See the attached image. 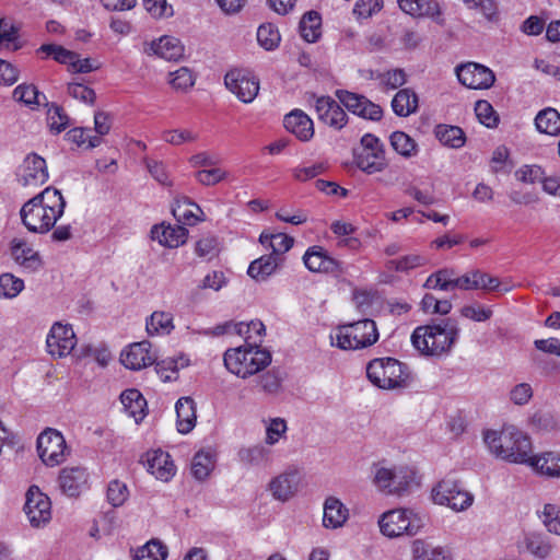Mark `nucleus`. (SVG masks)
Returning a JSON list of instances; mask_svg holds the SVG:
<instances>
[{
    "mask_svg": "<svg viewBox=\"0 0 560 560\" xmlns=\"http://www.w3.org/2000/svg\"><path fill=\"white\" fill-rule=\"evenodd\" d=\"M66 206L61 191L48 186L22 206L20 210L22 223L31 233L46 234L56 226Z\"/></svg>",
    "mask_w": 560,
    "mask_h": 560,
    "instance_id": "1",
    "label": "nucleus"
},
{
    "mask_svg": "<svg viewBox=\"0 0 560 560\" xmlns=\"http://www.w3.org/2000/svg\"><path fill=\"white\" fill-rule=\"evenodd\" d=\"M459 327L452 318L433 319L418 326L412 335V346L423 355L442 357L448 354L457 341Z\"/></svg>",
    "mask_w": 560,
    "mask_h": 560,
    "instance_id": "2",
    "label": "nucleus"
},
{
    "mask_svg": "<svg viewBox=\"0 0 560 560\" xmlns=\"http://www.w3.org/2000/svg\"><path fill=\"white\" fill-rule=\"evenodd\" d=\"M483 441L492 455L505 462L527 465L530 460V439L514 425H504L500 431L487 430Z\"/></svg>",
    "mask_w": 560,
    "mask_h": 560,
    "instance_id": "3",
    "label": "nucleus"
},
{
    "mask_svg": "<svg viewBox=\"0 0 560 560\" xmlns=\"http://www.w3.org/2000/svg\"><path fill=\"white\" fill-rule=\"evenodd\" d=\"M271 361L272 355L269 350L247 343L230 348L223 354L226 370L243 380L264 371Z\"/></svg>",
    "mask_w": 560,
    "mask_h": 560,
    "instance_id": "4",
    "label": "nucleus"
},
{
    "mask_svg": "<svg viewBox=\"0 0 560 560\" xmlns=\"http://www.w3.org/2000/svg\"><path fill=\"white\" fill-rule=\"evenodd\" d=\"M369 381L381 389L406 388L412 382L409 368L394 358H378L366 366Z\"/></svg>",
    "mask_w": 560,
    "mask_h": 560,
    "instance_id": "5",
    "label": "nucleus"
},
{
    "mask_svg": "<svg viewBox=\"0 0 560 560\" xmlns=\"http://www.w3.org/2000/svg\"><path fill=\"white\" fill-rule=\"evenodd\" d=\"M331 345L342 350H358L371 347L378 340V331L374 320L362 319L343 324L330 335Z\"/></svg>",
    "mask_w": 560,
    "mask_h": 560,
    "instance_id": "6",
    "label": "nucleus"
},
{
    "mask_svg": "<svg viewBox=\"0 0 560 560\" xmlns=\"http://www.w3.org/2000/svg\"><path fill=\"white\" fill-rule=\"evenodd\" d=\"M425 515L415 509L400 508L382 514L378 525L381 533L389 538L402 535L415 536L424 526Z\"/></svg>",
    "mask_w": 560,
    "mask_h": 560,
    "instance_id": "7",
    "label": "nucleus"
},
{
    "mask_svg": "<svg viewBox=\"0 0 560 560\" xmlns=\"http://www.w3.org/2000/svg\"><path fill=\"white\" fill-rule=\"evenodd\" d=\"M355 164L364 173H380L387 166L384 144L372 133L361 138V150L355 153Z\"/></svg>",
    "mask_w": 560,
    "mask_h": 560,
    "instance_id": "8",
    "label": "nucleus"
},
{
    "mask_svg": "<svg viewBox=\"0 0 560 560\" xmlns=\"http://www.w3.org/2000/svg\"><path fill=\"white\" fill-rule=\"evenodd\" d=\"M37 452L46 466H57L66 460L69 450L63 435L56 429H46L37 438Z\"/></svg>",
    "mask_w": 560,
    "mask_h": 560,
    "instance_id": "9",
    "label": "nucleus"
},
{
    "mask_svg": "<svg viewBox=\"0 0 560 560\" xmlns=\"http://www.w3.org/2000/svg\"><path fill=\"white\" fill-rule=\"evenodd\" d=\"M432 499L436 504L447 505L457 512L468 509L474 502V495L452 479L440 481L432 489Z\"/></svg>",
    "mask_w": 560,
    "mask_h": 560,
    "instance_id": "10",
    "label": "nucleus"
},
{
    "mask_svg": "<svg viewBox=\"0 0 560 560\" xmlns=\"http://www.w3.org/2000/svg\"><path fill=\"white\" fill-rule=\"evenodd\" d=\"M226 89L241 102L252 103L259 92V80L249 70L232 69L224 77Z\"/></svg>",
    "mask_w": 560,
    "mask_h": 560,
    "instance_id": "11",
    "label": "nucleus"
},
{
    "mask_svg": "<svg viewBox=\"0 0 560 560\" xmlns=\"http://www.w3.org/2000/svg\"><path fill=\"white\" fill-rule=\"evenodd\" d=\"M303 262L311 272L340 277L347 271V268L341 261L331 257L324 247L318 245L311 246L306 249L303 255Z\"/></svg>",
    "mask_w": 560,
    "mask_h": 560,
    "instance_id": "12",
    "label": "nucleus"
},
{
    "mask_svg": "<svg viewBox=\"0 0 560 560\" xmlns=\"http://www.w3.org/2000/svg\"><path fill=\"white\" fill-rule=\"evenodd\" d=\"M77 345V337L71 325L55 323L46 338L47 352L54 358L69 355Z\"/></svg>",
    "mask_w": 560,
    "mask_h": 560,
    "instance_id": "13",
    "label": "nucleus"
},
{
    "mask_svg": "<svg viewBox=\"0 0 560 560\" xmlns=\"http://www.w3.org/2000/svg\"><path fill=\"white\" fill-rule=\"evenodd\" d=\"M24 511L32 526L40 527L51 518L50 499L38 487L32 486L26 492Z\"/></svg>",
    "mask_w": 560,
    "mask_h": 560,
    "instance_id": "14",
    "label": "nucleus"
},
{
    "mask_svg": "<svg viewBox=\"0 0 560 560\" xmlns=\"http://www.w3.org/2000/svg\"><path fill=\"white\" fill-rule=\"evenodd\" d=\"M336 96L339 102L352 114L364 119L381 120L383 109L378 104L373 103L366 96L345 90H338Z\"/></svg>",
    "mask_w": 560,
    "mask_h": 560,
    "instance_id": "15",
    "label": "nucleus"
},
{
    "mask_svg": "<svg viewBox=\"0 0 560 560\" xmlns=\"http://www.w3.org/2000/svg\"><path fill=\"white\" fill-rule=\"evenodd\" d=\"M458 81L468 89L485 90L493 85L494 73L486 66L468 62L456 67Z\"/></svg>",
    "mask_w": 560,
    "mask_h": 560,
    "instance_id": "16",
    "label": "nucleus"
},
{
    "mask_svg": "<svg viewBox=\"0 0 560 560\" xmlns=\"http://www.w3.org/2000/svg\"><path fill=\"white\" fill-rule=\"evenodd\" d=\"M18 182L22 186H38L48 180L46 161L36 153H30L20 165Z\"/></svg>",
    "mask_w": 560,
    "mask_h": 560,
    "instance_id": "17",
    "label": "nucleus"
},
{
    "mask_svg": "<svg viewBox=\"0 0 560 560\" xmlns=\"http://www.w3.org/2000/svg\"><path fill=\"white\" fill-rule=\"evenodd\" d=\"M317 118L325 125L340 130L348 122V116L337 101L330 96H313Z\"/></svg>",
    "mask_w": 560,
    "mask_h": 560,
    "instance_id": "18",
    "label": "nucleus"
},
{
    "mask_svg": "<svg viewBox=\"0 0 560 560\" xmlns=\"http://www.w3.org/2000/svg\"><path fill=\"white\" fill-rule=\"evenodd\" d=\"M89 474L82 466L65 467L60 470L58 482L68 497H78L88 488Z\"/></svg>",
    "mask_w": 560,
    "mask_h": 560,
    "instance_id": "19",
    "label": "nucleus"
},
{
    "mask_svg": "<svg viewBox=\"0 0 560 560\" xmlns=\"http://www.w3.org/2000/svg\"><path fill=\"white\" fill-rule=\"evenodd\" d=\"M150 349L151 343L147 340L135 342L121 352L120 361L129 370H141L155 360Z\"/></svg>",
    "mask_w": 560,
    "mask_h": 560,
    "instance_id": "20",
    "label": "nucleus"
},
{
    "mask_svg": "<svg viewBox=\"0 0 560 560\" xmlns=\"http://www.w3.org/2000/svg\"><path fill=\"white\" fill-rule=\"evenodd\" d=\"M400 10L415 18H430L444 25L440 4L435 0H397Z\"/></svg>",
    "mask_w": 560,
    "mask_h": 560,
    "instance_id": "21",
    "label": "nucleus"
},
{
    "mask_svg": "<svg viewBox=\"0 0 560 560\" xmlns=\"http://www.w3.org/2000/svg\"><path fill=\"white\" fill-rule=\"evenodd\" d=\"M518 549L521 552H527L535 559L546 560L551 556L553 545L547 535L532 532L524 535Z\"/></svg>",
    "mask_w": 560,
    "mask_h": 560,
    "instance_id": "22",
    "label": "nucleus"
},
{
    "mask_svg": "<svg viewBox=\"0 0 560 560\" xmlns=\"http://www.w3.org/2000/svg\"><path fill=\"white\" fill-rule=\"evenodd\" d=\"M188 230L183 225L160 224L151 230L152 240L168 248H177L186 243Z\"/></svg>",
    "mask_w": 560,
    "mask_h": 560,
    "instance_id": "23",
    "label": "nucleus"
},
{
    "mask_svg": "<svg viewBox=\"0 0 560 560\" xmlns=\"http://www.w3.org/2000/svg\"><path fill=\"white\" fill-rule=\"evenodd\" d=\"M285 129L301 141H308L314 136L313 120L301 109H294L283 119Z\"/></svg>",
    "mask_w": 560,
    "mask_h": 560,
    "instance_id": "24",
    "label": "nucleus"
},
{
    "mask_svg": "<svg viewBox=\"0 0 560 560\" xmlns=\"http://www.w3.org/2000/svg\"><path fill=\"white\" fill-rule=\"evenodd\" d=\"M299 483V472L289 470L273 478L270 481L269 490L275 499L285 502L298 491Z\"/></svg>",
    "mask_w": 560,
    "mask_h": 560,
    "instance_id": "25",
    "label": "nucleus"
},
{
    "mask_svg": "<svg viewBox=\"0 0 560 560\" xmlns=\"http://www.w3.org/2000/svg\"><path fill=\"white\" fill-rule=\"evenodd\" d=\"M147 466L148 471L162 481L171 480L176 471L171 456L161 450L148 453Z\"/></svg>",
    "mask_w": 560,
    "mask_h": 560,
    "instance_id": "26",
    "label": "nucleus"
},
{
    "mask_svg": "<svg viewBox=\"0 0 560 560\" xmlns=\"http://www.w3.org/2000/svg\"><path fill=\"white\" fill-rule=\"evenodd\" d=\"M283 258L277 255H264L253 260L247 269V275L255 281H266L282 265Z\"/></svg>",
    "mask_w": 560,
    "mask_h": 560,
    "instance_id": "27",
    "label": "nucleus"
},
{
    "mask_svg": "<svg viewBox=\"0 0 560 560\" xmlns=\"http://www.w3.org/2000/svg\"><path fill=\"white\" fill-rule=\"evenodd\" d=\"M527 466L542 476L560 478V453L545 452L540 455H530Z\"/></svg>",
    "mask_w": 560,
    "mask_h": 560,
    "instance_id": "28",
    "label": "nucleus"
},
{
    "mask_svg": "<svg viewBox=\"0 0 560 560\" xmlns=\"http://www.w3.org/2000/svg\"><path fill=\"white\" fill-rule=\"evenodd\" d=\"M175 410L178 432L189 433L196 425V402L191 397H180L175 404Z\"/></svg>",
    "mask_w": 560,
    "mask_h": 560,
    "instance_id": "29",
    "label": "nucleus"
},
{
    "mask_svg": "<svg viewBox=\"0 0 560 560\" xmlns=\"http://www.w3.org/2000/svg\"><path fill=\"white\" fill-rule=\"evenodd\" d=\"M172 213L177 222L182 224L195 225L205 220L201 208L187 197L175 201Z\"/></svg>",
    "mask_w": 560,
    "mask_h": 560,
    "instance_id": "30",
    "label": "nucleus"
},
{
    "mask_svg": "<svg viewBox=\"0 0 560 560\" xmlns=\"http://www.w3.org/2000/svg\"><path fill=\"white\" fill-rule=\"evenodd\" d=\"M349 511L337 498L329 497L324 503L323 525L326 528L341 527L348 520Z\"/></svg>",
    "mask_w": 560,
    "mask_h": 560,
    "instance_id": "31",
    "label": "nucleus"
},
{
    "mask_svg": "<svg viewBox=\"0 0 560 560\" xmlns=\"http://www.w3.org/2000/svg\"><path fill=\"white\" fill-rule=\"evenodd\" d=\"M151 50L159 57L176 61L184 56V45L174 36L164 35L152 42Z\"/></svg>",
    "mask_w": 560,
    "mask_h": 560,
    "instance_id": "32",
    "label": "nucleus"
},
{
    "mask_svg": "<svg viewBox=\"0 0 560 560\" xmlns=\"http://www.w3.org/2000/svg\"><path fill=\"white\" fill-rule=\"evenodd\" d=\"M120 401L126 413L139 423L145 417L147 401L142 394L136 388H129L121 393Z\"/></svg>",
    "mask_w": 560,
    "mask_h": 560,
    "instance_id": "33",
    "label": "nucleus"
},
{
    "mask_svg": "<svg viewBox=\"0 0 560 560\" xmlns=\"http://www.w3.org/2000/svg\"><path fill=\"white\" fill-rule=\"evenodd\" d=\"M11 249L15 262L24 269L34 272L42 268L43 261L38 252L28 247L25 243L14 242Z\"/></svg>",
    "mask_w": 560,
    "mask_h": 560,
    "instance_id": "34",
    "label": "nucleus"
},
{
    "mask_svg": "<svg viewBox=\"0 0 560 560\" xmlns=\"http://www.w3.org/2000/svg\"><path fill=\"white\" fill-rule=\"evenodd\" d=\"M393 112L399 117H407L418 109V96L410 89L399 90L392 100Z\"/></svg>",
    "mask_w": 560,
    "mask_h": 560,
    "instance_id": "35",
    "label": "nucleus"
},
{
    "mask_svg": "<svg viewBox=\"0 0 560 560\" xmlns=\"http://www.w3.org/2000/svg\"><path fill=\"white\" fill-rule=\"evenodd\" d=\"M535 126L540 133L558 136L560 133V114L552 107H546L536 115Z\"/></svg>",
    "mask_w": 560,
    "mask_h": 560,
    "instance_id": "36",
    "label": "nucleus"
},
{
    "mask_svg": "<svg viewBox=\"0 0 560 560\" xmlns=\"http://www.w3.org/2000/svg\"><path fill=\"white\" fill-rule=\"evenodd\" d=\"M302 38L307 43H315L322 35V16L316 11L306 12L299 25Z\"/></svg>",
    "mask_w": 560,
    "mask_h": 560,
    "instance_id": "37",
    "label": "nucleus"
},
{
    "mask_svg": "<svg viewBox=\"0 0 560 560\" xmlns=\"http://www.w3.org/2000/svg\"><path fill=\"white\" fill-rule=\"evenodd\" d=\"M150 336L168 335L174 329L173 315L168 312H153L145 323Z\"/></svg>",
    "mask_w": 560,
    "mask_h": 560,
    "instance_id": "38",
    "label": "nucleus"
},
{
    "mask_svg": "<svg viewBox=\"0 0 560 560\" xmlns=\"http://www.w3.org/2000/svg\"><path fill=\"white\" fill-rule=\"evenodd\" d=\"M266 328L260 320H250L249 323H237L235 334L244 336L245 343L260 347Z\"/></svg>",
    "mask_w": 560,
    "mask_h": 560,
    "instance_id": "39",
    "label": "nucleus"
},
{
    "mask_svg": "<svg viewBox=\"0 0 560 560\" xmlns=\"http://www.w3.org/2000/svg\"><path fill=\"white\" fill-rule=\"evenodd\" d=\"M259 242L264 246H269L271 248L272 252L270 255L281 257L282 254L291 249L294 238L284 233L268 234L262 232L259 236Z\"/></svg>",
    "mask_w": 560,
    "mask_h": 560,
    "instance_id": "40",
    "label": "nucleus"
},
{
    "mask_svg": "<svg viewBox=\"0 0 560 560\" xmlns=\"http://www.w3.org/2000/svg\"><path fill=\"white\" fill-rule=\"evenodd\" d=\"M434 135L442 144L451 148L458 149L465 143V133L457 126L439 125L435 127Z\"/></svg>",
    "mask_w": 560,
    "mask_h": 560,
    "instance_id": "41",
    "label": "nucleus"
},
{
    "mask_svg": "<svg viewBox=\"0 0 560 560\" xmlns=\"http://www.w3.org/2000/svg\"><path fill=\"white\" fill-rule=\"evenodd\" d=\"M392 148L404 158H412L418 154L417 142L404 131H394L389 137Z\"/></svg>",
    "mask_w": 560,
    "mask_h": 560,
    "instance_id": "42",
    "label": "nucleus"
},
{
    "mask_svg": "<svg viewBox=\"0 0 560 560\" xmlns=\"http://www.w3.org/2000/svg\"><path fill=\"white\" fill-rule=\"evenodd\" d=\"M257 42L267 51L277 49L281 42L278 27L270 22L259 25L257 28Z\"/></svg>",
    "mask_w": 560,
    "mask_h": 560,
    "instance_id": "43",
    "label": "nucleus"
},
{
    "mask_svg": "<svg viewBox=\"0 0 560 560\" xmlns=\"http://www.w3.org/2000/svg\"><path fill=\"white\" fill-rule=\"evenodd\" d=\"M416 481V474L407 467L395 468L394 478L388 490V494L402 495Z\"/></svg>",
    "mask_w": 560,
    "mask_h": 560,
    "instance_id": "44",
    "label": "nucleus"
},
{
    "mask_svg": "<svg viewBox=\"0 0 560 560\" xmlns=\"http://www.w3.org/2000/svg\"><path fill=\"white\" fill-rule=\"evenodd\" d=\"M91 133L90 128L75 127L66 133V140L74 143L78 148L93 149L102 143V138Z\"/></svg>",
    "mask_w": 560,
    "mask_h": 560,
    "instance_id": "45",
    "label": "nucleus"
},
{
    "mask_svg": "<svg viewBox=\"0 0 560 560\" xmlns=\"http://www.w3.org/2000/svg\"><path fill=\"white\" fill-rule=\"evenodd\" d=\"M412 560H446L445 550L421 539L412 542Z\"/></svg>",
    "mask_w": 560,
    "mask_h": 560,
    "instance_id": "46",
    "label": "nucleus"
},
{
    "mask_svg": "<svg viewBox=\"0 0 560 560\" xmlns=\"http://www.w3.org/2000/svg\"><path fill=\"white\" fill-rule=\"evenodd\" d=\"M167 557V547L156 539L148 541L139 547L133 556V560H165Z\"/></svg>",
    "mask_w": 560,
    "mask_h": 560,
    "instance_id": "47",
    "label": "nucleus"
},
{
    "mask_svg": "<svg viewBox=\"0 0 560 560\" xmlns=\"http://www.w3.org/2000/svg\"><path fill=\"white\" fill-rule=\"evenodd\" d=\"M427 258L419 254H409L386 262V268L396 272H408L427 264Z\"/></svg>",
    "mask_w": 560,
    "mask_h": 560,
    "instance_id": "48",
    "label": "nucleus"
},
{
    "mask_svg": "<svg viewBox=\"0 0 560 560\" xmlns=\"http://www.w3.org/2000/svg\"><path fill=\"white\" fill-rule=\"evenodd\" d=\"M214 467L213 456L210 452H198L191 462V474L199 480H205Z\"/></svg>",
    "mask_w": 560,
    "mask_h": 560,
    "instance_id": "49",
    "label": "nucleus"
},
{
    "mask_svg": "<svg viewBox=\"0 0 560 560\" xmlns=\"http://www.w3.org/2000/svg\"><path fill=\"white\" fill-rule=\"evenodd\" d=\"M269 450L262 445L244 447L238 451L240 460L248 465H261L269 459Z\"/></svg>",
    "mask_w": 560,
    "mask_h": 560,
    "instance_id": "50",
    "label": "nucleus"
},
{
    "mask_svg": "<svg viewBox=\"0 0 560 560\" xmlns=\"http://www.w3.org/2000/svg\"><path fill=\"white\" fill-rule=\"evenodd\" d=\"M539 517L549 533L560 536V505L545 504Z\"/></svg>",
    "mask_w": 560,
    "mask_h": 560,
    "instance_id": "51",
    "label": "nucleus"
},
{
    "mask_svg": "<svg viewBox=\"0 0 560 560\" xmlns=\"http://www.w3.org/2000/svg\"><path fill=\"white\" fill-rule=\"evenodd\" d=\"M24 288L22 279L14 277L12 273L0 275V298H15Z\"/></svg>",
    "mask_w": 560,
    "mask_h": 560,
    "instance_id": "52",
    "label": "nucleus"
},
{
    "mask_svg": "<svg viewBox=\"0 0 560 560\" xmlns=\"http://www.w3.org/2000/svg\"><path fill=\"white\" fill-rule=\"evenodd\" d=\"M47 121L50 130L55 133H60L70 125L69 116L65 113L62 107L56 104L49 107Z\"/></svg>",
    "mask_w": 560,
    "mask_h": 560,
    "instance_id": "53",
    "label": "nucleus"
},
{
    "mask_svg": "<svg viewBox=\"0 0 560 560\" xmlns=\"http://www.w3.org/2000/svg\"><path fill=\"white\" fill-rule=\"evenodd\" d=\"M39 52L46 54V56H50L59 63L71 66L73 63L74 54L71 50L66 49L60 45L55 44H44L38 49Z\"/></svg>",
    "mask_w": 560,
    "mask_h": 560,
    "instance_id": "54",
    "label": "nucleus"
},
{
    "mask_svg": "<svg viewBox=\"0 0 560 560\" xmlns=\"http://www.w3.org/2000/svg\"><path fill=\"white\" fill-rule=\"evenodd\" d=\"M475 112L478 120L486 127L493 128L498 125L499 118L488 101L480 100L476 102Z\"/></svg>",
    "mask_w": 560,
    "mask_h": 560,
    "instance_id": "55",
    "label": "nucleus"
},
{
    "mask_svg": "<svg viewBox=\"0 0 560 560\" xmlns=\"http://www.w3.org/2000/svg\"><path fill=\"white\" fill-rule=\"evenodd\" d=\"M170 77V84L177 91H187L195 84L192 72L186 67H182L174 72H171Z\"/></svg>",
    "mask_w": 560,
    "mask_h": 560,
    "instance_id": "56",
    "label": "nucleus"
},
{
    "mask_svg": "<svg viewBox=\"0 0 560 560\" xmlns=\"http://www.w3.org/2000/svg\"><path fill=\"white\" fill-rule=\"evenodd\" d=\"M40 93L33 84H20L13 91L14 100L22 102L26 105H39Z\"/></svg>",
    "mask_w": 560,
    "mask_h": 560,
    "instance_id": "57",
    "label": "nucleus"
},
{
    "mask_svg": "<svg viewBox=\"0 0 560 560\" xmlns=\"http://www.w3.org/2000/svg\"><path fill=\"white\" fill-rule=\"evenodd\" d=\"M127 486L119 480H112L107 487V500L108 502L117 508L125 503L128 498Z\"/></svg>",
    "mask_w": 560,
    "mask_h": 560,
    "instance_id": "58",
    "label": "nucleus"
},
{
    "mask_svg": "<svg viewBox=\"0 0 560 560\" xmlns=\"http://www.w3.org/2000/svg\"><path fill=\"white\" fill-rule=\"evenodd\" d=\"M407 81V74L404 69L396 68L383 72L381 86L384 90H396L402 86Z\"/></svg>",
    "mask_w": 560,
    "mask_h": 560,
    "instance_id": "59",
    "label": "nucleus"
},
{
    "mask_svg": "<svg viewBox=\"0 0 560 560\" xmlns=\"http://www.w3.org/2000/svg\"><path fill=\"white\" fill-rule=\"evenodd\" d=\"M287 422L282 418H273L270 420L266 429V444L275 445L279 442L280 438L287 432Z\"/></svg>",
    "mask_w": 560,
    "mask_h": 560,
    "instance_id": "60",
    "label": "nucleus"
},
{
    "mask_svg": "<svg viewBox=\"0 0 560 560\" xmlns=\"http://www.w3.org/2000/svg\"><path fill=\"white\" fill-rule=\"evenodd\" d=\"M143 5L155 19L171 18L174 14L173 7L166 0H143Z\"/></svg>",
    "mask_w": 560,
    "mask_h": 560,
    "instance_id": "61",
    "label": "nucleus"
},
{
    "mask_svg": "<svg viewBox=\"0 0 560 560\" xmlns=\"http://www.w3.org/2000/svg\"><path fill=\"white\" fill-rule=\"evenodd\" d=\"M68 93L75 100H79L85 104H94L96 94L93 89L84 85L83 83H69Z\"/></svg>",
    "mask_w": 560,
    "mask_h": 560,
    "instance_id": "62",
    "label": "nucleus"
},
{
    "mask_svg": "<svg viewBox=\"0 0 560 560\" xmlns=\"http://www.w3.org/2000/svg\"><path fill=\"white\" fill-rule=\"evenodd\" d=\"M545 171L539 165H524L515 172L518 180L526 184H534L544 178Z\"/></svg>",
    "mask_w": 560,
    "mask_h": 560,
    "instance_id": "63",
    "label": "nucleus"
},
{
    "mask_svg": "<svg viewBox=\"0 0 560 560\" xmlns=\"http://www.w3.org/2000/svg\"><path fill=\"white\" fill-rule=\"evenodd\" d=\"M281 378L278 375V372L275 370H270L266 372L265 374L260 375L258 378V384L260 385L261 389L267 393L275 395L280 392L281 389Z\"/></svg>",
    "mask_w": 560,
    "mask_h": 560,
    "instance_id": "64",
    "label": "nucleus"
}]
</instances>
